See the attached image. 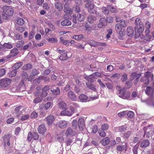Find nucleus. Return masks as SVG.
<instances>
[{
	"mask_svg": "<svg viewBox=\"0 0 154 154\" xmlns=\"http://www.w3.org/2000/svg\"><path fill=\"white\" fill-rule=\"evenodd\" d=\"M3 13L2 17L3 19L7 20L8 17L11 16L13 14V9L9 6H4L2 8Z\"/></svg>",
	"mask_w": 154,
	"mask_h": 154,
	"instance_id": "obj_1",
	"label": "nucleus"
},
{
	"mask_svg": "<svg viewBox=\"0 0 154 154\" xmlns=\"http://www.w3.org/2000/svg\"><path fill=\"white\" fill-rule=\"evenodd\" d=\"M85 6L88 8V11L89 13L94 14L95 12L96 15L99 17L102 16L101 14L99 13L97 11H95V6L93 4L90 2H88L85 4Z\"/></svg>",
	"mask_w": 154,
	"mask_h": 154,
	"instance_id": "obj_2",
	"label": "nucleus"
},
{
	"mask_svg": "<svg viewBox=\"0 0 154 154\" xmlns=\"http://www.w3.org/2000/svg\"><path fill=\"white\" fill-rule=\"evenodd\" d=\"M153 77V75L150 72H147L143 77L141 79V81L144 82L145 85H147L149 83V80H152Z\"/></svg>",
	"mask_w": 154,
	"mask_h": 154,
	"instance_id": "obj_3",
	"label": "nucleus"
},
{
	"mask_svg": "<svg viewBox=\"0 0 154 154\" xmlns=\"http://www.w3.org/2000/svg\"><path fill=\"white\" fill-rule=\"evenodd\" d=\"M138 27V29H137V32H136L135 38H140L142 39L144 37V36L142 33L144 30V26L143 24H140Z\"/></svg>",
	"mask_w": 154,
	"mask_h": 154,
	"instance_id": "obj_4",
	"label": "nucleus"
},
{
	"mask_svg": "<svg viewBox=\"0 0 154 154\" xmlns=\"http://www.w3.org/2000/svg\"><path fill=\"white\" fill-rule=\"evenodd\" d=\"M38 138V135L35 132H29L28 135L27 139L28 141H31V140H37Z\"/></svg>",
	"mask_w": 154,
	"mask_h": 154,
	"instance_id": "obj_5",
	"label": "nucleus"
},
{
	"mask_svg": "<svg viewBox=\"0 0 154 154\" xmlns=\"http://www.w3.org/2000/svg\"><path fill=\"white\" fill-rule=\"evenodd\" d=\"M11 81V80L9 79L5 78L2 79L0 82L1 86L5 87L9 85Z\"/></svg>",
	"mask_w": 154,
	"mask_h": 154,
	"instance_id": "obj_6",
	"label": "nucleus"
},
{
	"mask_svg": "<svg viewBox=\"0 0 154 154\" xmlns=\"http://www.w3.org/2000/svg\"><path fill=\"white\" fill-rule=\"evenodd\" d=\"M140 76V75L139 74H137L136 72H133L131 73L130 79L131 80H134V83L135 84H136L138 82V79Z\"/></svg>",
	"mask_w": 154,
	"mask_h": 154,
	"instance_id": "obj_7",
	"label": "nucleus"
},
{
	"mask_svg": "<svg viewBox=\"0 0 154 154\" xmlns=\"http://www.w3.org/2000/svg\"><path fill=\"white\" fill-rule=\"evenodd\" d=\"M130 95L129 92L126 91L125 89H123L122 92L121 94L119 95V97L123 99H128Z\"/></svg>",
	"mask_w": 154,
	"mask_h": 154,
	"instance_id": "obj_8",
	"label": "nucleus"
},
{
	"mask_svg": "<svg viewBox=\"0 0 154 154\" xmlns=\"http://www.w3.org/2000/svg\"><path fill=\"white\" fill-rule=\"evenodd\" d=\"M69 108L72 112H77L76 108L79 107L78 104L75 103H72L69 104Z\"/></svg>",
	"mask_w": 154,
	"mask_h": 154,
	"instance_id": "obj_9",
	"label": "nucleus"
},
{
	"mask_svg": "<svg viewBox=\"0 0 154 154\" xmlns=\"http://www.w3.org/2000/svg\"><path fill=\"white\" fill-rule=\"evenodd\" d=\"M107 25L106 20L103 18H101L100 20V22L97 25V26L99 28H102L104 27Z\"/></svg>",
	"mask_w": 154,
	"mask_h": 154,
	"instance_id": "obj_10",
	"label": "nucleus"
},
{
	"mask_svg": "<svg viewBox=\"0 0 154 154\" xmlns=\"http://www.w3.org/2000/svg\"><path fill=\"white\" fill-rule=\"evenodd\" d=\"M134 29L133 27L129 26L127 29V34L130 37L134 36Z\"/></svg>",
	"mask_w": 154,
	"mask_h": 154,
	"instance_id": "obj_11",
	"label": "nucleus"
},
{
	"mask_svg": "<svg viewBox=\"0 0 154 154\" xmlns=\"http://www.w3.org/2000/svg\"><path fill=\"white\" fill-rule=\"evenodd\" d=\"M46 119L47 124L50 125H51L54 121L55 118L54 116L50 115L46 118Z\"/></svg>",
	"mask_w": 154,
	"mask_h": 154,
	"instance_id": "obj_12",
	"label": "nucleus"
},
{
	"mask_svg": "<svg viewBox=\"0 0 154 154\" xmlns=\"http://www.w3.org/2000/svg\"><path fill=\"white\" fill-rule=\"evenodd\" d=\"M67 124V121L65 120H60L59 122L58 126L61 128H64L66 127Z\"/></svg>",
	"mask_w": 154,
	"mask_h": 154,
	"instance_id": "obj_13",
	"label": "nucleus"
},
{
	"mask_svg": "<svg viewBox=\"0 0 154 154\" xmlns=\"http://www.w3.org/2000/svg\"><path fill=\"white\" fill-rule=\"evenodd\" d=\"M79 99L81 102H86L89 100L88 97L86 95L82 94L79 96Z\"/></svg>",
	"mask_w": 154,
	"mask_h": 154,
	"instance_id": "obj_14",
	"label": "nucleus"
},
{
	"mask_svg": "<svg viewBox=\"0 0 154 154\" xmlns=\"http://www.w3.org/2000/svg\"><path fill=\"white\" fill-rule=\"evenodd\" d=\"M78 126L79 129L80 130H82L85 127V123L84 119L81 118L78 120Z\"/></svg>",
	"mask_w": 154,
	"mask_h": 154,
	"instance_id": "obj_15",
	"label": "nucleus"
},
{
	"mask_svg": "<svg viewBox=\"0 0 154 154\" xmlns=\"http://www.w3.org/2000/svg\"><path fill=\"white\" fill-rule=\"evenodd\" d=\"M67 94L68 97L72 100L75 101L76 100V96L72 91H69Z\"/></svg>",
	"mask_w": 154,
	"mask_h": 154,
	"instance_id": "obj_16",
	"label": "nucleus"
},
{
	"mask_svg": "<svg viewBox=\"0 0 154 154\" xmlns=\"http://www.w3.org/2000/svg\"><path fill=\"white\" fill-rule=\"evenodd\" d=\"M150 143L148 140H144L140 143V147L142 148H145L149 146Z\"/></svg>",
	"mask_w": 154,
	"mask_h": 154,
	"instance_id": "obj_17",
	"label": "nucleus"
},
{
	"mask_svg": "<svg viewBox=\"0 0 154 154\" xmlns=\"http://www.w3.org/2000/svg\"><path fill=\"white\" fill-rule=\"evenodd\" d=\"M85 78L88 81L91 82H94L95 79H96V78L94 76V74H93L88 76L85 77Z\"/></svg>",
	"mask_w": 154,
	"mask_h": 154,
	"instance_id": "obj_18",
	"label": "nucleus"
},
{
	"mask_svg": "<svg viewBox=\"0 0 154 154\" xmlns=\"http://www.w3.org/2000/svg\"><path fill=\"white\" fill-rule=\"evenodd\" d=\"M38 130L40 134H43L46 132V129L44 125H42L39 126Z\"/></svg>",
	"mask_w": 154,
	"mask_h": 154,
	"instance_id": "obj_19",
	"label": "nucleus"
},
{
	"mask_svg": "<svg viewBox=\"0 0 154 154\" xmlns=\"http://www.w3.org/2000/svg\"><path fill=\"white\" fill-rule=\"evenodd\" d=\"M11 137V135L9 134H6L3 137V140L5 142V144L6 143L8 146L10 145V138Z\"/></svg>",
	"mask_w": 154,
	"mask_h": 154,
	"instance_id": "obj_20",
	"label": "nucleus"
},
{
	"mask_svg": "<svg viewBox=\"0 0 154 154\" xmlns=\"http://www.w3.org/2000/svg\"><path fill=\"white\" fill-rule=\"evenodd\" d=\"M67 110V109H65V110L62 111L60 113V115L61 116H72V112Z\"/></svg>",
	"mask_w": 154,
	"mask_h": 154,
	"instance_id": "obj_21",
	"label": "nucleus"
},
{
	"mask_svg": "<svg viewBox=\"0 0 154 154\" xmlns=\"http://www.w3.org/2000/svg\"><path fill=\"white\" fill-rule=\"evenodd\" d=\"M122 27L119 23H117L115 26V29L117 32L121 35L122 33Z\"/></svg>",
	"mask_w": 154,
	"mask_h": 154,
	"instance_id": "obj_22",
	"label": "nucleus"
},
{
	"mask_svg": "<svg viewBox=\"0 0 154 154\" xmlns=\"http://www.w3.org/2000/svg\"><path fill=\"white\" fill-rule=\"evenodd\" d=\"M60 42L63 45H69L70 44L69 41L67 40L64 39V38L61 37L60 38Z\"/></svg>",
	"mask_w": 154,
	"mask_h": 154,
	"instance_id": "obj_23",
	"label": "nucleus"
},
{
	"mask_svg": "<svg viewBox=\"0 0 154 154\" xmlns=\"http://www.w3.org/2000/svg\"><path fill=\"white\" fill-rule=\"evenodd\" d=\"M61 23L63 26H69L71 25V22L70 20L65 19L62 21Z\"/></svg>",
	"mask_w": 154,
	"mask_h": 154,
	"instance_id": "obj_24",
	"label": "nucleus"
},
{
	"mask_svg": "<svg viewBox=\"0 0 154 154\" xmlns=\"http://www.w3.org/2000/svg\"><path fill=\"white\" fill-rule=\"evenodd\" d=\"M19 52L17 48H14L11 51L10 56L11 57H14Z\"/></svg>",
	"mask_w": 154,
	"mask_h": 154,
	"instance_id": "obj_25",
	"label": "nucleus"
},
{
	"mask_svg": "<svg viewBox=\"0 0 154 154\" xmlns=\"http://www.w3.org/2000/svg\"><path fill=\"white\" fill-rule=\"evenodd\" d=\"M75 134V133L73 131L72 129L69 128L66 131V134L67 136H72Z\"/></svg>",
	"mask_w": 154,
	"mask_h": 154,
	"instance_id": "obj_26",
	"label": "nucleus"
},
{
	"mask_svg": "<svg viewBox=\"0 0 154 154\" xmlns=\"http://www.w3.org/2000/svg\"><path fill=\"white\" fill-rule=\"evenodd\" d=\"M110 141V140L108 137H106L101 141V143L103 145L106 146L108 144Z\"/></svg>",
	"mask_w": 154,
	"mask_h": 154,
	"instance_id": "obj_27",
	"label": "nucleus"
},
{
	"mask_svg": "<svg viewBox=\"0 0 154 154\" xmlns=\"http://www.w3.org/2000/svg\"><path fill=\"white\" fill-rule=\"evenodd\" d=\"M55 7L59 11H62L63 7L62 4L60 2H57L55 4Z\"/></svg>",
	"mask_w": 154,
	"mask_h": 154,
	"instance_id": "obj_28",
	"label": "nucleus"
},
{
	"mask_svg": "<svg viewBox=\"0 0 154 154\" xmlns=\"http://www.w3.org/2000/svg\"><path fill=\"white\" fill-rule=\"evenodd\" d=\"M3 47L4 48V51H5L7 50H6V49H11L13 47V46L10 43H5L3 44Z\"/></svg>",
	"mask_w": 154,
	"mask_h": 154,
	"instance_id": "obj_29",
	"label": "nucleus"
},
{
	"mask_svg": "<svg viewBox=\"0 0 154 154\" xmlns=\"http://www.w3.org/2000/svg\"><path fill=\"white\" fill-rule=\"evenodd\" d=\"M107 8L109 11L112 13H114L116 11V8L115 6H113L111 5H108Z\"/></svg>",
	"mask_w": 154,
	"mask_h": 154,
	"instance_id": "obj_30",
	"label": "nucleus"
},
{
	"mask_svg": "<svg viewBox=\"0 0 154 154\" xmlns=\"http://www.w3.org/2000/svg\"><path fill=\"white\" fill-rule=\"evenodd\" d=\"M83 37V35L82 34H81L74 35L72 36V38L77 41H79L82 39Z\"/></svg>",
	"mask_w": 154,
	"mask_h": 154,
	"instance_id": "obj_31",
	"label": "nucleus"
},
{
	"mask_svg": "<svg viewBox=\"0 0 154 154\" xmlns=\"http://www.w3.org/2000/svg\"><path fill=\"white\" fill-rule=\"evenodd\" d=\"M53 106L52 103L48 102L45 105V109L47 110L50 108H52Z\"/></svg>",
	"mask_w": 154,
	"mask_h": 154,
	"instance_id": "obj_32",
	"label": "nucleus"
},
{
	"mask_svg": "<svg viewBox=\"0 0 154 154\" xmlns=\"http://www.w3.org/2000/svg\"><path fill=\"white\" fill-rule=\"evenodd\" d=\"M96 20V18L94 16L90 15L88 17V21L90 23H93Z\"/></svg>",
	"mask_w": 154,
	"mask_h": 154,
	"instance_id": "obj_33",
	"label": "nucleus"
},
{
	"mask_svg": "<svg viewBox=\"0 0 154 154\" xmlns=\"http://www.w3.org/2000/svg\"><path fill=\"white\" fill-rule=\"evenodd\" d=\"M59 108H62L64 109H67L68 108L66 107V103L63 102H61L59 103Z\"/></svg>",
	"mask_w": 154,
	"mask_h": 154,
	"instance_id": "obj_34",
	"label": "nucleus"
},
{
	"mask_svg": "<svg viewBox=\"0 0 154 154\" xmlns=\"http://www.w3.org/2000/svg\"><path fill=\"white\" fill-rule=\"evenodd\" d=\"M153 92L152 89L150 87H147L146 90V94L148 95H151Z\"/></svg>",
	"mask_w": 154,
	"mask_h": 154,
	"instance_id": "obj_35",
	"label": "nucleus"
},
{
	"mask_svg": "<svg viewBox=\"0 0 154 154\" xmlns=\"http://www.w3.org/2000/svg\"><path fill=\"white\" fill-rule=\"evenodd\" d=\"M68 57L67 56V53H64L61 54L59 57V59L61 60H65L67 59Z\"/></svg>",
	"mask_w": 154,
	"mask_h": 154,
	"instance_id": "obj_36",
	"label": "nucleus"
},
{
	"mask_svg": "<svg viewBox=\"0 0 154 154\" xmlns=\"http://www.w3.org/2000/svg\"><path fill=\"white\" fill-rule=\"evenodd\" d=\"M51 91L52 92V94L54 95H57L60 93V90L58 88H56L54 90H51Z\"/></svg>",
	"mask_w": 154,
	"mask_h": 154,
	"instance_id": "obj_37",
	"label": "nucleus"
},
{
	"mask_svg": "<svg viewBox=\"0 0 154 154\" xmlns=\"http://www.w3.org/2000/svg\"><path fill=\"white\" fill-rule=\"evenodd\" d=\"M99 43L94 40H91L89 42V44L91 46L95 47L99 45Z\"/></svg>",
	"mask_w": 154,
	"mask_h": 154,
	"instance_id": "obj_38",
	"label": "nucleus"
},
{
	"mask_svg": "<svg viewBox=\"0 0 154 154\" xmlns=\"http://www.w3.org/2000/svg\"><path fill=\"white\" fill-rule=\"evenodd\" d=\"M77 18L78 21L79 22L82 21L85 19L84 16L79 14H77Z\"/></svg>",
	"mask_w": 154,
	"mask_h": 154,
	"instance_id": "obj_39",
	"label": "nucleus"
},
{
	"mask_svg": "<svg viewBox=\"0 0 154 154\" xmlns=\"http://www.w3.org/2000/svg\"><path fill=\"white\" fill-rule=\"evenodd\" d=\"M17 73V70H14L8 73V75L9 77H13L15 76Z\"/></svg>",
	"mask_w": 154,
	"mask_h": 154,
	"instance_id": "obj_40",
	"label": "nucleus"
},
{
	"mask_svg": "<svg viewBox=\"0 0 154 154\" xmlns=\"http://www.w3.org/2000/svg\"><path fill=\"white\" fill-rule=\"evenodd\" d=\"M32 67V65L31 64H28L24 65L23 67V70H28L31 69Z\"/></svg>",
	"mask_w": 154,
	"mask_h": 154,
	"instance_id": "obj_41",
	"label": "nucleus"
},
{
	"mask_svg": "<svg viewBox=\"0 0 154 154\" xmlns=\"http://www.w3.org/2000/svg\"><path fill=\"white\" fill-rule=\"evenodd\" d=\"M43 98L41 96L36 98L33 100V102L35 103H38L42 101Z\"/></svg>",
	"mask_w": 154,
	"mask_h": 154,
	"instance_id": "obj_42",
	"label": "nucleus"
},
{
	"mask_svg": "<svg viewBox=\"0 0 154 154\" xmlns=\"http://www.w3.org/2000/svg\"><path fill=\"white\" fill-rule=\"evenodd\" d=\"M109 76L108 75H105L103 74H102V78L105 82H107L108 80H110V78H109Z\"/></svg>",
	"mask_w": 154,
	"mask_h": 154,
	"instance_id": "obj_43",
	"label": "nucleus"
},
{
	"mask_svg": "<svg viewBox=\"0 0 154 154\" xmlns=\"http://www.w3.org/2000/svg\"><path fill=\"white\" fill-rule=\"evenodd\" d=\"M107 34L106 35V38L107 39H109L110 38L112 32V30L111 29H108L107 31Z\"/></svg>",
	"mask_w": 154,
	"mask_h": 154,
	"instance_id": "obj_44",
	"label": "nucleus"
},
{
	"mask_svg": "<svg viewBox=\"0 0 154 154\" xmlns=\"http://www.w3.org/2000/svg\"><path fill=\"white\" fill-rule=\"evenodd\" d=\"M146 135V137L149 138L151 135V134L152 135H153L154 134V133L153 132V131H151L150 132H149V131H148L146 132V131L145 133V134L143 136H144L145 135Z\"/></svg>",
	"mask_w": 154,
	"mask_h": 154,
	"instance_id": "obj_45",
	"label": "nucleus"
},
{
	"mask_svg": "<svg viewBox=\"0 0 154 154\" xmlns=\"http://www.w3.org/2000/svg\"><path fill=\"white\" fill-rule=\"evenodd\" d=\"M66 5H65V9L64 10V12L65 13H68V14H72V11L71 10L70 8H66Z\"/></svg>",
	"mask_w": 154,
	"mask_h": 154,
	"instance_id": "obj_46",
	"label": "nucleus"
},
{
	"mask_svg": "<svg viewBox=\"0 0 154 154\" xmlns=\"http://www.w3.org/2000/svg\"><path fill=\"white\" fill-rule=\"evenodd\" d=\"M88 87L90 89L93 91H95L96 88L94 85L92 84H87Z\"/></svg>",
	"mask_w": 154,
	"mask_h": 154,
	"instance_id": "obj_47",
	"label": "nucleus"
},
{
	"mask_svg": "<svg viewBox=\"0 0 154 154\" xmlns=\"http://www.w3.org/2000/svg\"><path fill=\"white\" fill-rule=\"evenodd\" d=\"M117 129L119 131L123 132L126 130V128L125 126H122L117 128Z\"/></svg>",
	"mask_w": 154,
	"mask_h": 154,
	"instance_id": "obj_48",
	"label": "nucleus"
},
{
	"mask_svg": "<svg viewBox=\"0 0 154 154\" xmlns=\"http://www.w3.org/2000/svg\"><path fill=\"white\" fill-rule=\"evenodd\" d=\"M126 143L125 146L122 145L118 146L117 147V149L119 151H122L126 149Z\"/></svg>",
	"mask_w": 154,
	"mask_h": 154,
	"instance_id": "obj_49",
	"label": "nucleus"
},
{
	"mask_svg": "<svg viewBox=\"0 0 154 154\" xmlns=\"http://www.w3.org/2000/svg\"><path fill=\"white\" fill-rule=\"evenodd\" d=\"M38 116V113L35 111H33L31 113L30 116V117L31 118H35L37 117Z\"/></svg>",
	"mask_w": 154,
	"mask_h": 154,
	"instance_id": "obj_50",
	"label": "nucleus"
},
{
	"mask_svg": "<svg viewBox=\"0 0 154 154\" xmlns=\"http://www.w3.org/2000/svg\"><path fill=\"white\" fill-rule=\"evenodd\" d=\"M6 73V70L5 69H0V77L3 76Z\"/></svg>",
	"mask_w": 154,
	"mask_h": 154,
	"instance_id": "obj_51",
	"label": "nucleus"
},
{
	"mask_svg": "<svg viewBox=\"0 0 154 154\" xmlns=\"http://www.w3.org/2000/svg\"><path fill=\"white\" fill-rule=\"evenodd\" d=\"M139 146L137 144L134 147L133 151L134 154H137V149Z\"/></svg>",
	"mask_w": 154,
	"mask_h": 154,
	"instance_id": "obj_52",
	"label": "nucleus"
},
{
	"mask_svg": "<svg viewBox=\"0 0 154 154\" xmlns=\"http://www.w3.org/2000/svg\"><path fill=\"white\" fill-rule=\"evenodd\" d=\"M127 113V111H123L119 113L118 115L120 117H122L125 115Z\"/></svg>",
	"mask_w": 154,
	"mask_h": 154,
	"instance_id": "obj_53",
	"label": "nucleus"
},
{
	"mask_svg": "<svg viewBox=\"0 0 154 154\" xmlns=\"http://www.w3.org/2000/svg\"><path fill=\"white\" fill-rule=\"evenodd\" d=\"M57 139L61 143H63V142L64 138L62 134H61L60 135L58 136L57 138Z\"/></svg>",
	"mask_w": 154,
	"mask_h": 154,
	"instance_id": "obj_54",
	"label": "nucleus"
},
{
	"mask_svg": "<svg viewBox=\"0 0 154 154\" xmlns=\"http://www.w3.org/2000/svg\"><path fill=\"white\" fill-rule=\"evenodd\" d=\"M127 75L126 74H124L122 75L121 79L122 81L124 82L127 80Z\"/></svg>",
	"mask_w": 154,
	"mask_h": 154,
	"instance_id": "obj_55",
	"label": "nucleus"
},
{
	"mask_svg": "<svg viewBox=\"0 0 154 154\" xmlns=\"http://www.w3.org/2000/svg\"><path fill=\"white\" fill-rule=\"evenodd\" d=\"M119 23L120 24V25L123 28L126 25V23L125 21L123 20H122Z\"/></svg>",
	"mask_w": 154,
	"mask_h": 154,
	"instance_id": "obj_56",
	"label": "nucleus"
},
{
	"mask_svg": "<svg viewBox=\"0 0 154 154\" xmlns=\"http://www.w3.org/2000/svg\"><path fill=\"white\" fill-rule=\"evenodd\" d=\"M127 114L128 117L130 118H132L134 115V112L131 111H129L128 112H127Z\"/></svg>",
	"mask_w": 154,
	"mask_h": 154,
	"instance_id": "obj_57",
	"label": "nucleus"
},
{
	"mask_svg": "<svg viewBox=\"0 0 154 154\" xmlns=\"http://www.w3.org/2000/svg\"><path fill=\"white\" fill-rule=\"evenodd\" d=\"M109 127L108 125L106 124H104L102 126L101 128L102 130H107Z\"/></svg>",
	"mask_w": 154,
	"mask_h": 154,
	"instance_id": "obj_58",
	"label": "nucleus"
},
{
	"mask_svg": "<svg viewBox=\"0 0 154 154\" xmlns=\"http://www.w3.org/2000/svg\"><path fill=\"white\" fill-rule=\"evenodd\" d=\"M92 132L93 133H95L97 131V125H94L92 128Z\"/></svg>",
	"mask_w": 154,
	"mask_h": 154,
	"instance_id": "obj_59",
	"label": "nucleus"
},
{
	"mask_svg": "<svg viewBox=\"0 0 154 154\" xmlns=\"http://www.w3.org/2000/svg\"><path fill=\"white\" fill-rule=\"evenodd\" d=\"M106 21V23L108 22L109 23H111L113 21V18L110 16L107 17Z\"/></svg>",
	"mask_w": 154,
	"mask_h": 154,
	"instance_id": "obj_60",
	"label": "nucleus"
},
{
	"mask_svg": "<svg viewBox=\"0 0 154 154\" xmlns=\"http://www.w3.org/2000/svg\"><path fill=\"white\" fill-rule=\"evenodd\" d=\"M102 10L103 12V13L105 14H108L109 13V10L108 9L106 8L105 7H103L102 8Z\"/></svg>",
	"mask_w": 154,
	"mask_h": 154,
	"instance_id": "obj_61",
	"label": "nucleus"
},
{
	"mask_svg": "<svg viewBox=\"0 0 154 154\" xmlns=\"http://www.w3.org/2000/svg\"><path fill=\"white\" fill-rule=\"evenodd\" d=\"M98 133L100 136L102 137H104L106 136V134L103 130L101 131H98Z\"/></svg>",
	"mask_w": 154,
	"mask_h": 154,
	"instance_id": "obj_62",
	"label": "nucleus"
},
{
	"mask_svg": "<svg viewBox=\"0 0 154 154\" xmlns=\"http://www.w3.org/2000/svg\"><path fill=\"white\" fill-rule=\"evenodd\" d=\"M131 131H128L127 133H125L124 135V137L126 138H128L131 135Z\"/></svg>",
	"mask_w": 154,
	"mask_h": 154,
	"instance_id": "obj_63",
	"label": "nucleus"
},
{
	"mask_svg": "<svg viewBox=\"0 0 154 154\" xmlns=\"http://www.w3.org/2000/svg\"><path fill=\"white\" fill-rule=\"evenodd\" d=\"M34 35V31L33 30H32L29 33V39H31L33 37Z\"/></svg>",
	"mask_w": 154,
	"mask_h": 154,
	"instance_id": "obj_64",
	"label": "nucleus"
}]
</instances>
